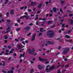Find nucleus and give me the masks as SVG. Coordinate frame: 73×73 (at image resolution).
Segmentation results:
<instances>
[{"label":"nucleus","instance_id":"f3484780","mask_svg":"<svg viewBox=\"0 0 73 73\" xmlns=\"http://www.w3.org/2000/svg\"><path fill=\"white\" fill-rule=\"evenodd\" d=\"M13 10H11L10 11V13L11 14H12V15H13Z\"/></svg>","mask_w":73,"mask_h":73},{"label":"nucleus","instance_id":"c9c22d12","mask_svg":"<svg viewBox=\"0 0 73 73\" xmlns=\"http://www.w3.org/2000/svg\"><path fill=\"white\" fill-rule=\"evenodd\" d=\"M24 40V38H22L21 39V41H23V40Z\"/></svg>","mask_w":73,"mask_h":73},{"label":"nucleus","instance_id":"e2e57ef3","mask_svg":"<svg viewBox=\"0 0 73 73\" xmlns=\"http://www.w3.org/2000/svg\"><path fill=\"white\" fill-rule=\"evenodd\" d=\"M73 14H70L69 15V16H73Z\"/></svg>","mask_w":73,"mask_h":73},{"label":"nucleus","instance_id":"0e129e2a","mask_svg":"<svg viewBox=\"0 0 73 73\" xmlns=\"http://www.w3.org/2000/svg\"><path fill=\"white\" fill-rule=\"evenodd\" d=\"M13 55H14V56H16V53H14L13 54Z\"/></svg>","mask_w":73,"mask_h":73},{"label":"nucleus","instance_id":"dca6fc26","mask_svg":"<svg viewBox=\"0 0 73 73\" xmlns=\"http://www.w3.org/2000/svg\"><path fill=\"white\" fill-rule=\"evenodd\" d=\"M57 9H56V8L55 7H54L53 9V11L54 12H56V10Z\"/></svg>","mask_w":73,"mask_h":73},{"label":"nucleus","instance_id":"a19ab883","mask_svg":"<svg viewBox=\"0 0 73 73\" xmlns=\"http://www.w3.org/2000/svg\"><path fill=\"white\" fill-rule=\"evenodd\" d=\"M58 73H61V72H60V70H58Z\"/></svg>","mask_w":73,"mask_h":73},{"label":"nucleus","instance_id":"72a5a7b5","mask_svg":"<svg viewBox=\"0 0 73 73\" xmlns=\"http://www.w3.org/2000/svg\"><path fill=\"white\" fill-rule=\"evenodd\" d=\"M69 65H68V64H67L65 66V67H66V68H68V67H69Z\"/></svg>","mask_w":73,"mask_h":73},{"label":"nucleus","instance_id":"b1692460","mask_svg":"<svg viewBox=\"0 0 73 73\" xmlns=\"http://www.w3.org/2000/svg\"><path fill=\"white\" fill-rule=\"evenodd\" d=\"M41 35H42V33H40L38 35V36H41Z\"/></svg>","mask_w":73,"mask_h":73},{"label":"nucleus","instance_id":"09e8293b","mask_svg":"<svg viewBox=\"0 0 73 73\" xmlns=\"http://www.w3.org/2000/svg\"><path fill=\"white\" fill-rule=\"evenodd\" d=\"M54 60L53 59H52V61H50L51 63H52L53 62Z\"/></svg>","mask_w":73,"mask_h":73},{"label":"nucleus","instance_id":"79ce46f5","mask_svg":"<svg viewBox=\"0 0 73 73\" xmlns=\"http://www.w3.org/2000/svg\"><path fill=\"white\" fill-rule=\"evenodd\" d=\"M60 12H62V10L61 8L60 9Z\"/></svg>","mask_w":73,"mask_h":73},{"label":"nucleus","instance_id":"4be33fe9","mask_svg":"<svg viewBox=\"0 0 73 73\" xmlns=\"http://www.w3.org/2000/svg\"><path fill=\"white\" fill-rule=\"evenodd\" d=\"M40 32H42L43 30V29H42V28H40Z\"/></svg>","mask_w":73,"mask_h":73},{"label":"nucleus","instance_id":"f03ea898","mask_svg":"<svg viewBox=\"0 0 73 73\" xmlns=\"http://www.w3.org/2000/svg\"><path fill=\"white\" fill-rule=\"evenodd\" d=\"M55 68V66L54 65H52L50 67L49 69H48V68H46V70L47 71V72H50V70H53Z\"/></svg>","mask_w":73,"mask_h":73},{"label":"nucleus","instance_id":"cd10ccee","mask_svg":"<svg viewBox=\"0 0 73 73\" xmlns=\"http://www.w3.org/2000/svg\"><path fill=\"white\" fill-rule=\"evenodd\" d=\"M61 2V4L62 5H63L64 3H65V1H62Z\"/></svg>","mask_w":73,"mask_h":73},{"label":"nucleus","instance_id":"c03bdc74","mask_svg":"<svg viewBox=\"0 0 73 73\" xmlns=\"http://www.w3.org/2000/svg\"><path fill=\"white\" fill-rule=\"evenodd\" d=\"M15 41H17V42L18 41H19V40L17 39H15Z\"/></svg>","mask_w":73,"mask_h":73},{"label":"nucleus","instance_id":"a878e982","mask_svg":"<svg viewBox=\"0 0 73 73\" xmlns=\"http://www.w3.org/2000/svg\"><path fill=\"white\" fill-rule=\"evenodd\" d=\"M5 39V40L7 39V38H8V37H7V35H5V38H4Z\"/></svg>","mask_w":73,"mask_h":73},{"label":"nucleus","instance_id":"9d476101","mask_svg":"<svg viewBox=\"0 0 73 73\" xmlns=\"http://www.w3.org/2000/svg\"><path fill=\"white\" fill-rule=\"evenodd\" d=\"M69 23H70L72 25L73 24V21L72 20V19H69L68 21Z\"/></svg>","mask_w":73,"mask_h":73},{"label":"nucleus","instance_id":"4468645a","mask_svg":"<svg viewBox=\"0 0 73 73\" xmlns=\"http://www.w3.org/2000/svg\"><path fill=\"white\" fill-rule=\"evenodd\" d=\"M38 68L40 70H41V69H42V67L40 65H39L38 66Z\"/></svg>","mask_w":73,"mask_h":73},{"label":"nucleus","instance_id":"680f3d73","mask_svg":"<svg viewBox=\"0 0 73 73\" xmlns=\"http://www.w3.org/2000/svg\"><path fill=\"white\" fill-rule=\"evenodd\" d=\"M25 15H28V13H27V12L25 13Z\"/></svg>","mask_w":73,"mask_h":73},{"label":"nucleus","instance_id":"1a4fd4ad","mask_svg":"<svg viewBox=\"0 0 73 73\" xmlns=\"http://www.w3.org/2000/svg\"><path fill=\"white\" fill-rule=\"evenodd\" d=\"M25 17L26 18V20L31 19V18H29V16L28 15H25Z\"/></svg>","mask_w":73,"mask_h":73},{"label":"nucleus","instance_id":"bb28decb","mask_svg":"<svg viewBox=\"0 0 73 73\" xmlns=\"http://www.w3.org/2000/svg\"><path fill=\"white\" fill-rule=\"evenodd\" d=\"M59 54H60V52H58L56 54L55 56H57V55H58Z\"/></svg>","mask_w":73,"mask_h":73},{"label":"nucleus","instance_id":"2eb2a0df","mask_svg":"<svg viewBox=\"0 0 73 73\" xmlns=\"http://www.w3.org/2000/svg\"><path fill=\"white\" fill-rule=\"evenodd\" d=\"M31 27L29 26H27L26 28H25V29H30Z\"/></svg>","mask_w":73,"mask_h":73},{"label":"nucleus","instance_id":"4d7b16f0","mask_svg":"<svg viewBox=\"0 0 73 73\" xmlns=\"http://www.w3.org/2000/svg\"><path fill=\"white\" fill-rule=\"evenodd\" d=\"M25 43H28V40H27L25 41Z\"/></svg>","mask_w":73,"mask_h":73},{"label":"nucleus","instance_id":"13d9d810","mask_svg":"<svg viewBox=\"0 0 73 73\" xmlns=\"http://www.w3.org/2000/svg\"><path fill=\"white\" fill-rule=\"evenodd\" d=\"M49 63V61H47V62H45V64H48V63Z\"/></svg>","mask_w":73,"mask_h":73},{"label":"nucleus","instance_id":"a211bd4d","mask_svg":"<svg viewBox=\"0 0 73 73\" xmlns=\"http://www.w3.org/2000/svg\"><path fill=\"white\" fill-rule=\"evenodd\" d=\"M9 1L8 0H5V2L4 3L5 4H7V3Z\"/></svg>","mask_w":73,"mask_h":73},{"label":"nucleus","instance_id":"603ef678","mask_svg":"<svg viewBox=\"0 0 73 73\" xmlns=\"http://www.w3.org/2000/svg\"><path fill=\"white\" fill-rule=\"evenodd\" d=\"M21 57H22V54H21L20 55V56H19V58H21Z\"/></svg>","mask_w":73,"mask_h":73},{"label":"nucleus","instance_id":"338daca9","mask_svg":"<svg viewBox=\"0 0 73 73\" xmlns=\"http://www.w3.org/2000/svg\"><path fill=\"white\" fill-rule=\"evenodd\" d=\"M64 61H67V60H68V59H64Z\"/></svg>","mask_w":73,"mask_h":73},{"label":"nucleus","instance_id":"5701e85b","mask_svg":"<svg viewBox=\"0 0 73 73\" xmlns=\"http://www.w3.org/2000/svg\"><path fill=\"white\" fill-rule=\"evenodd\" d=\"M24 17H25V15H24L23 16L21 17H20V19H23V18H24Z\"/></svg>","mask_w":73,"mask_h":73},{"label":"nucleus","instance_id":"69168bd1","mask_svg":"<svg viewBox=\"0 0 73 73\" xmlns=\"http://www.w3.org/2000/svg\"><path fill=\"white\" fill-rule=\"evenodd\" d=\"M11 59V57H10L8 59V60H10Z\"/></svg>","mask_w":73,"mask_h":73},{"label":"nucleus","instance_id":"6e6552de","mask_svg":"<svg viewBox=\"0 0 73 73\" xmlns=\"http://www.w3.org/2000/svg\"><path fill=\"white\" fill-rule=\"evenodd\" d=\"M31 5L32 6H35L36 5V2L32 1L31 2Z\"/></svg>","mask_w":73,"mask_h":73},{"label":"nucleus","instance_id":"473e14b6","mask_svg":"<svg viewBox=\"0 0 73 73\" xmlns=\"http://www.w3.org/2000/svg\"><path fill=\"white\" fill-rule=\"evenodd\" d=\"M51 23H52V22L51 21H48V24H51Z\"/></svg>","mask_w":73,"mask_h":73},{"label":"nucleus","instance_id":"a18cd8bd","mask_svg":"<svg viewBox=\"0 0 73 73\" xmlns=\"http://www.w3.org/2000/svg\"><path fill=\"white\" fill-rule=\"evenodd\" d=\"M7 22H11V21H10V20H7Z\"/></svg>","mask_w":73,"mask_h":73},{"label":"nucleus","instance_id":"8fccbe9b","mask_svg":"<svg viewBox=\"0 0 73 73\" xmlns=\"http://www.w3.org/2000/svg\"><path fill=\"white\" fill-rule=\"evenodd\" d=\"M10 73H13V71L12 70H10Z\"/></svg>","mask_w":73,"mask_h":73},{"label":"nucleus","instance_id":"3c124183","mask_svg":"<svg viewBox=\"0 0 73 73\" xmlns=\"http://www.w3.org/2000/svg\"><path fill=\"white\" fill-rule=\"evenodd\" d=\"M40 12H41L40 11H38V12H37V13H38V14H39V13H40Z\"/></svg>","mask_w":73,"mask_h":73},{"label":"nucleus","instance_id":"2f4dec72","mask_svg":"<svg viewBox=\"0 0 73 73\" xmlns=\"http://www.w3.org/2000/svg\"><path fill=\"white\" fill-rule=\"evenodd\" d=\"M6 15L7 16V17H8L9 15V13L7 12L6 13Z\"/></svg>","mask_w":73,"mask_h":73},{"label":"nucleus","instance_id":"052dcab7","mask_svg":"<svg viewBox=\"0 0 73 73\" xmlns=\"http://www.w3.org/2000/svg\"><path fill=\"white\" fill-rule=\"evenodd\" d=\"M65 25V24H63L62 25V26L63 27H64V25Z\"/></svg>","mask_w":73,"mask_h":73},{"label":"nucleus","instance_id":"7c9ffc66","mask_svg":"<svg viewBox=\"0 0 73 73\" xmlns=\"http://www.w3.org/2000/svg\"><path fill=\"white\" fill-rule=\"evenodd\" d=\"M67 12H68V13H72V12L69 10H68Z\"/></svg>","mask_w":73,"mask_h":73},{"label":"nucleus","instance_id":"412c9836","mask_svg":"<svg viewBox=\"0 0 73 73\" xmlns=\"http://www.w3.org/2000/svg\"><path fill=\"white\" fill-rule=\"evenodd\" d=\"M34 72V69H32L31 70V73H33Z\"/></svg>","mask_w":73,"mask_h":73},{"label":"nucleus","instance_id":"f257e3e1","mask_svg":"<svg viewBox=\"0 0 73 73\" xmlns=\"http://www.w3.org/2000/svg\"><path fill=\"white\" fill-rule=\"evenodd\" d=\"M54 31L53 30H49V32H47V36H49L50 37H53L54 34Z\"/></svg>","mask_w":73,"mask_h":73},{"label":"nucleus","instance_id":"bf43d9fd","mask_svg":"<svg viewBox=\"0 0 73 73\" xmlns=\"http://www.w3.org/2000/svg\"><path fill=\"white\" fill-rule=\"evenodd\" d=\"M60 49H61V47H60V46H59L58 49L60 50Z\"/></svg>","mask_w":73,"mask_h":73},{"label":"nucleus","instance_id":"e433bc0d","mask_svg":"<svg viewBox=\"0 0 73 73\" xmlns=\"http://www.w3.org/2000/svg\"><path fill=\"white\" fill-rule=\"evenodd\" d=\"M21 20L20 19H19L17 20V22L18 23H19L20 21Z\"/></svg>","mask_w":73,"mask_h":73},{"label":"nucleus","instance_id":"58836bf2","mask_svg":"<svg viewBox=\"0 0 73 73\" xmlns=\"http://www.w3.org/2000/svg\"><path fill=\"white\" fill-rule=\"evenodd\" d=\"M28 11L29 12H32V10L30 9H29Z\"/></svg>","mask_w":73,"mask_h":73},{"label":"nucleus","instance_id":"39448f33","mask_svg":"<svg viewBox=\"0 0 73 73\" xmlns=\"http://www.w3.org/2000/svg\"><path fill=\"white\" fill-rule=\"evenodd\" d=\"M47 44H51V45H53V44H54V42L52 41H47L46 42Z\"/></svg>","mask_w":73,"mask_h":73},{"label":"nucleus","instance_id":"c756f323","mask_svg":"<svg viewBox=\"0 0 73 73\" xmlns=\"http://www.w3.org/2000/svg\"><path fill=\"white\" fill-rule=\"evenodd\" d=\"M8 48L9 49H11V48H12V47L11 46H9L8 47Z\"/></svg>","mask_w":73,"mask_h":73},{"label":"nucleus","instance_id":"49530a36","mask_svg":"<svg viewBox=\"0 0 73 73\" xmlns=\"http://www.w3.org/2000/svg\"><path fill=\"white\" fill-rule=\"evenodd\" d=\"M72 30H68V33H70V32L72 31Z\"/></svg>","mask_w":73,"mask_h":73},{"label":"nucleus","instance_id":"20e7f679","mask_svg":"<svg viewBox=\"0 0 73 73\" xmlns=\"http://www.w3.org/2000/svg\"><path fill=\"white\" fill-rule=\"evenodd\" d=\"M28 51L29 53L33 54H34L35 52V49L33 48L32 50H31L30 49H29Z\"/></svg>","mask_w":73,"mask_h":73},{"label":"nucleus","instance_id":"774afa93","mask_svg":"<svg viewBox=\"0 0 73 73\" xmlns=\"http://www.w3.org/2000/svg\"><path fill=\"white\" fill-rule=\"evenodd\" d=\"M48 3H49V2H46V4H48Z\"/></svg>","mask_w":73,"mask_h":73},{"label":"nucleus","instance_id":"ddd939ff","mask_svg":"<svg viewBox=\"0 0 73 73\" xmlns=\"http://www.w3.org/2000/svg\"><path fill=\"white\" fill-rule=\"evenodd\" d=\"M42 3H40V4H39L38 6V8H41V5H42Z\"/></svg>","mask_w":73,"mask_h":73},{"label":"nucleus","instance_id":"393cba45","mask_svg":"<svg viewBox=\"0 0 73 73\" xmlns=\"http://www.w3.org/2000/svg\"><path fill=\"white\" fill-rule=\"evenodd\" d=\"M9 29H11V27H8L7 29H6V31H8V30H9Z\"/></svg>","mask_w":73,"mask_h":73},{"label":"nucleus","instance_id":"f704fd0d","mask_svg":"<svg viewBox=\"0 0 73 73\" xmlns=\"http://www.w3.org/2000/svg\"><path fill=\"white\" fill-rule=\"evenodd\" d=\"M2 71L4 73H7V71H5L3 70H2Z\"/></svg>","mask_w":73,"mask_h":73},{"label":"nucleus","instance_id":"864d4df0","mask_svg":"<svg viewBox=\"0 0 73 73\" xmlns=\"http://www.w3.org/2000/svg\"><path fill=\"white\" fill-rule=\"evenodd\" d=\"M21 68L19 69V73L21 71Z\"/></svg>","mask_w":73,"mask_h":73},{"label":"nucleus","instance_id":"5fc2aeb1","mask_svg":"<svg viewBox=\"0 0 73 73\" xmlns=\"http://www.w3.org/2000/svg\"><path fill=\"white\" fill-rule=\"evenodd\" d=\"M42 20H43V21H45L46 20V18H44V19H42Z\"/></svg>","mask_w":73,"mask_h":73},{"label":"nucleus","instance_id":"aec40b11","mask_svg":"<svg viewBox=\"0 0 73 73\" xmlns=\"http://www.w3.org/2000/svg\"><path fill=\"white\" fill-rule=\"evenodd\" d=\"M21 29V28H19L16 29V30L17 31H20Z\"/></svg>","mask_w":73,"mask_h":73},{"label":"nucleus","instance_id":"f8f14e48","mask_svg":"<svg viewBox=\"0 0 73 73\" xmlns=\"http://www.w3.org/2000/svg\"><path fill=\"white\" fill-rule=\"evenodd\" d=\"M38 59L39 61H43V60L44 59L42 58H41V57H39L38 58Z\"/></svg>","mask_w":73,"mask_h":73},{"label":"nucleus","instance_id":"c85d7f7f","mask_svg":"<svg viewBox=\"0 0 73 73\" xmlns=\"http://www.w3.org/2000/svg\"><path fill=\"white\" fill-rule=\"evenodd\" d=\"M24 7H22L20 8V9L21 10H22V9H24Z\"/></svg>","mask_w":73,"mask_h":73},{"label":"nucleus","instance_id":"de8ad7c7","mask_svg":"<svg viewBox=\"0 0 73 73\" xmlns=\"http://www.w3.org/2000/svg\"><path fill=\"white\" fill-rule=\"evenodd\" d=\"M24 50V49H23L22 50H21L19 51V52H21L22 51Z\"/></svg>","mask_w":73,"mask_h":73},{"label":"nucleus","instance_id":"423d86ee","mask_svg":"<svg viewBox=\"0 0 73 73\" xmlns=\"http://www.w3.org/2000/svg\"><path fill=\"white\" fill-rule=\"evenodd\" d=\"M22 46L23 48H24V46H23L22 45H20L19 44H17V47L19 49H20Z\"/></svg>","mask_w":73,"mask_h":73},{"label":"nucleus","instance_id":"37998d69","mask_svg":"<svg viewBox=\"0 0 73 73\" xmlns=\"http://www.w3.org/2000/svg\"><path fill=\"white\" fill-rule=\"evenodd\" d=\"M10 23H6V25H8V26H9V24H10Z\"/></svg>","mask_w":73,"mask_h":73},{"label":"nucleus","instance_id":"ea45409f","mask_svg":"<svg viewBox=\"0 0 73 73\" xmlns=\"http://www.w3.org/2000/svg\"><path fill=\"white\" fill-rule=\"evenodd\" d=\"M31 35V33H29L27 34V36H30Z\"/></svg>","mask_w":73,"mask_h":73},{"label":"nucleus","instance_id":"6ab92c4d","mask_svg":"<svg viewBox=\"0 0 73 73\" xmlns=\"http://www.w3.org/2000/svg\"><path fill=\"white\" fill-rule=\"evenodd\" d=\"M46 61H46H48V59H45V58H44L43 59V61Z\"/></svg>","mask_w":73,"mask_h":73},{"label":"nucleus","instance_id":"9b49d317","mask_svg":"<svg viewBox=\"0 0 73 73\" xmlns=\"http://www.w3.org/2000/svg\"><path fill=\"white\" fill-rule=\"evenodd\" d=\"M65 37L66 38H67V39L70 38V36H68V35H66Z\"/></svg>","mask_w":73,"mask_h":73},{"label":"nucleus","instance_id":"0eeeda50","mask_svg":"<svg viewBox=\"0 0 73 73\" xmlns=\"http://www.w3.org/2000/svg\"><path fill=\"white\" fill-rule=\"evenodd\" d=\"M32 36L33 37L31 39V41H34L36 37V34H34V35H32Z\"/></svg>","mask_w":73,"mask_h":73},{"label":"nucleus","instance_id":"4c0bfd02","mask_svg":"<svg viewBox=\"0 0 73 73\" xmlns=\"http://www.w3.org/2000/svg\"><path fill=\"white\" fill-rule=\"evenodd\" d=\"M22 44H24V45H25V42L24 41H22Z\"/></svg>","mask_w":73,"mask_h":73},{"label":"nucleus","instance_id":"6e6d98bb","mask_svg":"<svg viewBox=\"0 0 73 73\" xmlns=\"http://www.w3.org/2000/svg\"><path fill=\"white\" fill-rule=\"evenodd\" d=\"M25 55V53H23V54H22V56L23 57H24V55Z\"/></svg>","mask_w":73,"mask_h":73},{"label":"nucleus","instance_id":"7ed1b4c3","mask_svg":"<svg viewBox=\"0 0 73 73\" xmlns=\"http://www.w3.org/2000/svg\"><path fill=\"white\" fill-rule=\"evenodd\" d=\"M69 51V48H66L64 49L62 52L63 54H66Z\"/></svg>","mask_w":73,"mask_h":73}]
</instances>
